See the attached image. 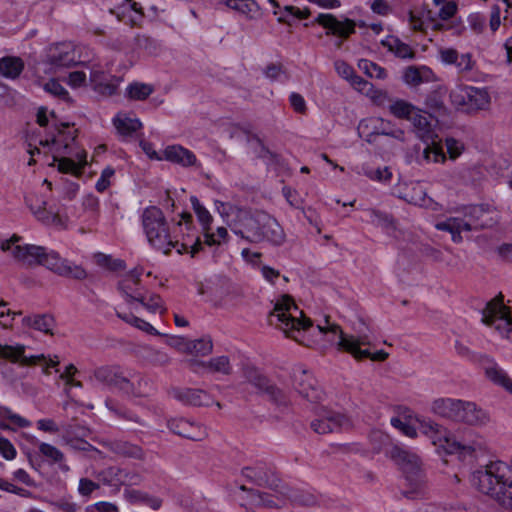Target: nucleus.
<instances>
[{"instance_id": "9b49d317", "label": "nucleus", "mask_w": 512, "mask_h": 512, "mask_svg": "<svg viewBox=\"0 0 512 512\" xmlns=\"http://www.w3.org/2000/svg\"><path fill=\"white\" fill-rule=\"evenodd\" d=\"M472 482L482 493L493 497L501 506L512 509V493L505 490V480H499L486 471L477 470Z\"/></svg>"}, {"instance_id": "a18cd8bd", "label": "nucleus", "mask_w": 512, "mask_h": 512, "mask_svg": "<svg viewBox=\"0 0 512 512\" xmlns=\"http://www.w3.org/2000/svg\"><path fill=\"white\" fill-rule=\"evenodd\" d=\"M224 4L249 18H253L259 12V6L254 0H224Z\"/></svg>"}, {"instance_id": "9d476101", "label": "nucleus", "mask_w": 512, "mask_h": 512, "mask_svg": "<svg viewBox=\"0 0 512 512\" xmlns=\"http://www.w3.org/2000/svg\"><path fill=\"white\" fill-rule=\"evenodd\" d=\"M245 380L258 389L259 393L265 394L267 398L279 407H288L290 399L287 394L273 384L264 374L257 368L246 366L243 369Z\"/></svg>"}, {"instance_id": "a211bd4d", "label": "nucleus", "mask_w": 512, "mask_h": 512, "mask_svg": "<svg viewBox=\"0 0 512 512\" xmlns=\"http://www.w3.org/2000/svg\"><path fill=\"white\" fill-rule=\"evenodd\" d=\"M501 299L491 300L486 304V307L482 311V321L486 325H492L497 321L503 323L498 324L496 326L497 329H506L511 330L512 325V317L510 315V309L506 307L502 302V295H500Z\"/></svg>"}, {"instance_id": "bf43d9fd", "label": "nucleus", "mask_w": 512, "mask_h": 512, "mask_svg": "<svg viewBox=\"0 0 512 512\" xmlns=\"http://www.w3.org/2000/svg\"><path fill=\"white\" fill-rule=\"evenodd\" d=\"M455 350H456V353L462 357V358H466L472 362H475V363H478V364H481V357H486V354H478L474 351H472L466 344H464L463 342L459 341V340H456L455 341Z\"/></svg>"}, {"instance_id": "79ce46f5", "label": "nucleus", "mask_w": 512, "mask_h": 512, "mask_svg": "<svg viewBox=\"0 0 512 512\" xmlns=\"http://www.w3.org/2000/svg\"><path fill=\"white\" fill-rule=\"evenodd\" d=\"M431 75L432 71L427 67L410 66L404 71L403 81L408 85L417 86L429 81Z\"/></svg>"}, {"instance_id": "aec40b11", "label": "nucleus", "mask_w": 512, "mask_h": 512, "mask_svg": "<svg viewBox=\"0 0 512 512\" xmlns=\"http://www.w3.org/2000/svg\"><path fill=\"white\" fill-rule=\"evenodd\" d=\"M26 346L23 344H0V361H9L17 363L20 366H34L38 363L45 361L46 358L43 354L40 355H26Z\"/></svg>"}, {"instance_id": "c03bdc74", "label": "nucleus", "mask_w": 512, "mask_h": 512, "mask_svg": "<svg viewBox=\"0 0 512 512\" xmlns=\"http://www.w3.org/2000/svg\"><path fill=\"white\" fill-rule=\"evenodd\" d=\"M114 126L122 136H131L141 128L142 123L137 118H130L126 115H118L113 120Z\"/></svg>"}, {"instance_id": "c9c22d12", "label": "nucleus", "mask_w": 512, "mask_h": 512, "mask_svg": "<svg viewBox=\"0 0 512 512\" xmlns=\"http://www.w3.org/2000/svg\"><path fill=\"white\" fill-rule=\"evenodd\" d=\"M24 61L16 56L0 58V75L7 79H17L24 70Z\"/></svg>"}, {"instance_id": "f257e3e1", "label": "nucleus", "mask_w": 512, "mask_h": 512, "mask_svg": "<svg viewBox=\"0 0 512 512\" xmlns=\"http://www.w3.org/2000/svg\"><path fill=\"white\" fill-rule=\"evenodd\" d=\"M215 204L232 232L249 243L267 242L272 246L279 247L286 242L283 227L269 213L263 210L245 209L219 201H216Z\"/></svg>"}, {"instance_id": "dca6fc26", "label": "nucleus", "mask_w": 512, "mask_h": 512, "mask_svg": "<svg viewBox=\"0 0 512 512\" xmlns=\"http://www.w3.org/2000/svg\"><path fill=\"white\" fill-rule=\"evenodd\" d=\"M293 386L298 394L311 403H319L324 398V392L317 380L307 370H296L293 374Z\"/></svg>"}, {"instance_id": "338daca9", "label": "nucleus", "mask_w": 512, "mask_h": 512, "mask_svg": "<svg viewBox=\"0 0 512 512\" xmlns=\"http://www.w3.org/2000/svg\"><path fill=\"white\" fill-rule=\"evenodd\" d=\"M114 174L115 170L112 167H106L96 182V190L98 192H104L110 186V179L114 176Z\"/></svg>"}, {"instance_id": "680f3d73", "label": "nucleus", "mask_w": 512, "mask_h": 512, "mask_svg": "<svg viewBox=\"0 0 512 512\" xmlns=\"http://www.w3.org/2000/svg\"><path fill=\"white\" fill-rule=\"evenodd\" d=\"M427 108H429L433 112H437L439 114H445L446 107L443 101V98L439 92L430 93L425 101Z\"/></svg>"}, {"instance_id": "69168bd1", "label": "nucleus", "mask_w": 512, "mask_h": 512, "mask_svg": "<svg viewBox=\"0 0 512 512\" xmlns=\"http://www.w3.org/2000/svg\"><path fill=\"white\" fill-rule=\"evenodd\" d=\"M365 175L372 180L380 182H388L392 177V173L388 167L377 168V169H366Z\"/></svg>"}, {"instance_id": "6e6d98bb", "label": "nucleus", "mask_w": 512, "mask_h": 512, "mask_svg": "<svg viewBox=\"0 0 512 512\" xmlns=\"http://www.w3.org/2000/svg\"><path fill=\"white\" fill-rule=\"evenodd\" d=\"M359 68L371 78L385 79L387 77V72L384 68L366 59H362L359 62Z\"/></svg>"}, {"instance_id": "de8ad7c7", "label": "nucleus", "mask_w": 512, "mask_h": 512, "mask_svg": "<svg viewBox=\"0 0 512 512\" xmlns=\"http://www.w3.org/2000/svg\"><path fill=\"white\" fill-rule=\"evenodd\" d=\"M240 490L246 491L250 498V504L254 506H262L266 508L279 507L267 493L261 492L256 489L247 488L244 485L240 486Z\"/></svg>"}, {"instance_id": "473e14b6", "label": "nucleus", "mask_w": 512, "mask_h": 512, "mask_svg": "<svg viewBox=\"0 0 512 512\" xmlns=\"http://www.w3.org/2000/svg\"><path fill=\"white\" fill-rule=\"evenodd\" d=\"M462 100L469 110H482L489 104V94L484 89L467 87Z\"/></svg>"}, {"instance_id": "3c124183", "label": "nucleus", "mask_w": 512, "mask_h": 512, "mask_svg": "<svg viewBox=\"0 0 512 512\" xmlns=\"http://www.w3.org/2000/svg\"><path fill=\"white\" fill-rule=\"evenodd\" d=\"M126 497L131 503H143L154 510H158L162 505L161 499L152 497L147 493H143L139 490H126Z\"/></svg>"}, {"instance_id": "f03ea898", "label": "nucleus", "mask_w": 512, "mask_h": 512, "mask_svg": "<svg viewBox=\"0 0 512 512\" xmlns=\"http://www.w3.org/2000/svg\"><path fill=\"white\" fill-rule=\"evenodd\" d=\"M19 240L20 237L14 235L11 239L2 242L1 249L10 251L15 260L28 266L43 265L60 276L76 280H83L87 277V272L83 267L62 259L57 252H48L45 247L37 245H15Z\"/></svg>"}, {"instance_id": "0e129e2a", "label": "nucleus", "mask_w": 512, "mask_h": 512, "mask_svg": "<svg viewBox=\"0 0 512 512\" xmlns=\"http://www.w3.org/2000/svg\"><path fill=\"white\" fill-rule=\"evenodd\" d=\"M0 419H8L15 425L21 428L28 427L30 425V422L26 420L25 418L21 417L18 414L13 413L9 408L7 407H0Z\"/></svg>"}, {"instance_id": "7ed1b4c3", "label": "nucleus", "mask_w": 512, "mask_h": 512, "mask_svg": "<svg viewBox=\"0 0 512 512\" xmlns=\"http://www.w3.org/2000/svg\"><path fill=\"white\" fill-rule=\"evenodd\" d=\"M142 226L147 240L155 249L168 255L172 248H175L178 254L188 252L189 236H183V241L173 240L166 218L162 210L156 206H150L144 209L142 216Z\"/></svg>"}, {"instance_id": "6e6552de", "label": "nucleus", "mask_w": 512, "mask_h": 512, "mask_svg": "<svg viewBox=\"0 0 512 512\" xmlns=\"http://www.w3.org/2000/svg\"><path fill=\"white\" fill-rule=\"evenodd\" d=\"M428 429L432 433L434 444H436L435 436H438L437 439L439 441H441V437H443L445 444H442L441 446L447 453H459L465 456L472 455L476 451L483 449L479 436H477L473 431H468L462 436H456L446 435L438 424H430Z\"/></svg>"}, {"instance_id": "7c9ffc66", "label": "nucleus", "mask_w": 512, "mask_h": 512, "mask_svg": "<svg viewBox=\"0 0 512 512\" xmlns=\"http://www.w3.org/2000/svg\"><path fill=\"white\" fill-rule=\"evenodd\" d=\"M462 400L453 398H438L433 401L431 410L436 415L453 421L458 420Z\"/></svg>"}, {"instance_id": "e433bc0d", "label": "nucleus", "mask_w": 512, "mask_h": 512, "mask_svg": "<svg viewBox=\"0 0 512 512\" xmlns=\"http://www.w3.org/2000/svg\"><path fill=\"white\" fill-rule=\"evenodd\" d=\"M189 365L192 368H194V366H202L209 369L211 372L221 373L224 375H229L232 371V367L227 356L214 357L208 362L190 360Z\"/></svg>"}, {"instance_id": "cd10ccee", "label": "nucleus", "mask_w": 512, "mask_h": 512, "mask_svg": "<svg viewBox=\"0 0 512 512\" xmlns=\"http://www.w3.org/2000/svg\"><path fill=\"white\" fill-rule=\"evenodd\" d=\"M182 167H190L196 164L197 158L189 149L181 145H169L163 151V158Z\"/></svg>"}, {"instance_id": "f8f14e48", "label": "nucleus", "mask_w": 512, "mask_h": 512, "mask_svg": "<svg viewBox=\"0 0 512 512\" xmlns=\"http://www.w3.org/2000/svg\"><path fill=\"white\" fill-rule=\"evenodd\" d=\"M358 134L366 142L374 144L380 135L390 136L401 142L405 140V133L391 121L382 118H368L358 125Z\"/></svg>"}, {"instance_id": "0eeeda50", "label": "nucleus", "mask_w": 512, "mask_h": 512, "mask_svg": "<svg viewBox=\"0 0 512 512\" xmlns=\"http://www.w3.org/2000/svg\"><path fill=\"white\" fill-rule=\"evenodd\" d=\"M388 455L400 467L411 487L405 495L410 497L409 494L420 492L425 485V474L419 456L398 445L393 446Z\"/></svg>"}, {"instance_id": "2eb2a0df", "label": "nucleus", "mask_w": 512, "mask_h": 512, "mask_svg": "<svg viewBox=\"0 0 512 512\" xmlns=\"http://www.w3.org/2000/svg\"><path fill=\"white\" fill-rule=\"evenodd\" d=\"M317 418L311 422V428L315 433L327 434L349 426V419L341 413L329 410L326 407H317Z\"/></svg>"}, {"instance_id": "774afa93", "label": "nucleus", "mask_w": 512, "mask_h": 512, "mask_svg": "<svg viewBox=\"0 0 512 512\" xmlns=\"http://www.w3.org/2000/svg\"><path fill=\"white\" fill-rule=\"evenodd\" d=\"M445 145L447 153L449 154V158L452 160H455L457 157H459L464 150V145L454 138H446Z\"/></svg>"}, {"instance_id": "20e7f679", "label": "nucleus", "mask_w": 512, "mask_h": 512, "mask_svg": "<svg viewBox=\"0 0 512 512\" xmlns=\"http://www.w3.org/2000/svg\"><path fill=\"white\" fill-rule=\"evenodd\" d=\"M92 379L98 383L128 395L140 397L145 394L142 386L147 380L135 372H127L119 365H102L93 370Z\"/></svg>"}, {"instance_id": "1a4fd4ad", "label": "nucleus", "mask_w": 512, "mask_h": 512, "mask_svg": "<svg viewBox=\"0 0 512 512\" xmlns=\"http://www.w3.org/2000/svg\"><path fill=\"white\" fill-rule=\"evenodd\" d=\"M241 474L249 482L275 491L280 495H289V487L279 478L274 466L265 462H256L242 468Z\"/></svg>"}, {"instance_id": "864d4df0", "label": "nucleus", "mask_w": 512, "mask_h": 512, "mask_svg": "<svg viewBox=\"0 0 512 512\" xmlns=\"http://www.w3.org/2000/svg\"><path fill=\"white\" fill-rule=\"evenodd\" d=\"M39 451L44 457L49 459L52 463H58L63 471L69 470V467L65 463H63L64 454L55 446L43 442L40 443L39 445Z\"/></svg>"}, {"instance_id": "4468645a", "label": "nucleus", "mask_w": 512, "mask_h": 512, "mask_svg": "<svg viewBox=\"0 0 512 512\" xmlns=\"http://www.w3.org/2000/svg\"><path fill=\"white\" fill-rule=\"evenodd\" d=\"M462 227L465 231H479L492 228L498 220L493 217L494 212L484 205H470L464 208Z\"/></svg>"}, {"instance_id": "37998d69", "label": "nucleus", "mask_w": 512, "mask_h": 512, "mask_svg": "<svg viewBox=\"0 0 512 512\" xmlns=\"http://www.w3.org/2000/svg\"><path fill=\"white\" fill-rule=\"evenodd\" d=\"M106 407L111 411L115 416L124 419L126 421L132 422L139 426H144V421L131 410L121 406L113 399H107L105 401Z\"/></svg>"}, {"instance_id": "4be33fe9", "label": "nucleus", "mask_w": 512, "mask_h": 512, "mask_svg": "<svg viewBox=\"0 0 512 512\" xmlns=\"http://www.w3.org/2000/svg\"><path fill=\"white\" fill-rule=\"evenodd\" d=\"M457 422L473 427H483L491 422V416L475 402L462 400Z\"/></svg>"}, {"instance_id": "09e8293b", "label": "nucleus", "mask_w": 512, "mask_h": 512, "mask_svg": "<svg viewBox=\"0 0 512 512\" xmlns=\"http://www.w3.org/2000/svg\"><path fill=\"white\" fill-rule=\"evenodd\" d=\"M79 162H83L80 166L72 159L68 157H54L55 161H58V170L62 173H72L75 175L80 174V169L86 164V153L83 151L77 154Z\"/></svg>"}, {"instance_id": "8fccbe9b", "label": "nucleus", "mask_w": 512, "mask_h": 512, "mask_svg": "<svg viewBox=\"0 0 512 512\" xmlns=\"http://www.w3.org/2000/svg\"><path fill=\"white\" fill-rule=\"evenodd\" d=\"M382 44L390 51L394 52L399 58L406 59L414 57V52L411 47L396 37L391 36L387 40L382 41Z\"/></svg>"}, {"instance_id": "58836bf2", "label": "nucleus", "mask_w": 512, "mask_h": 512, "mask_svg": "<svg viewBox=\"0 0 512 512\" xmlns=\"http://www.w3.org/2000/svg\"><path fill=\"white\" fill-rule=\"evenodd\" d=\"M90 81L94 90L102 95L111 96L116 92L117 85L108 81V76L99 70H94L90 74Z\"/></svg>"}, {"instance_id": "f704fd0d", "label": "nucleus", "mask_w": 512, "mask_h": 512, "mask_svg": "<svg viewBox=\"0 0 512 512\" xmlns=\"http://www.w3.org/2000/svg\"><path fill=\"white\" fill-rule=\"evenodd\" d=\"M22 323L26 327L33 328L49 335H53V329L56 326V321L51 314H35L33 316H26L23 318Z\"/></svg>"}, {"instance_id": "49530a36", "label": "nucleus", "mask_w": 512, "mask_h": 512, "mask_svg": "<svg viewBox=\"0 0 512 512\" xmlns=\"http://www.w3.org/2000/svg\"><path fill=\"white\" fill-rule=\"evenodd\" d=\"M154 92V87L150 84L133 82L126 88L125 96L130 100L143 101Z\"/></svg>"}, {"instance_id": "13d9d810", "label": "nucleus", "mask_w": 512, "mask_h": 512, "mask_svg": "<svg viewBox=\"0 0 512 512\" xmlns=\"http://www.w3.org/2000/svg\"><path fill=\"white\" fill-rule=\"evenodd\" d=\"M423 156L426 160L433 162H444L446 160L445 153L443 151V147L432 140L431 145H427L423 151Z\"/></svg>"}, {"instance_id": "603ef678", "label": "nucleus", "mask_w": 512, "mask_h": 512, "mask_svg": "<svg viewBox=\"0 0 512 512\" xmlns=\"http://www.w3.org/2000/svg\"><path fill=\"white\" fill-rule=\"evenodd\" d=\"M95 263L109 271L117 272L126 268V263L121 259H114L111 255L98 252L94 255Z\"/></svg>"}, {"instance_id": "c756f323", "label": "nucleus", "mask_w": 512, "mask_h": 512, "mask_svg": "<svg viewBox=\"0 0 512 512\" xmlns=\"http://www.w3.org/2000/svg\"><path fill=\"white\" fill-rule=\"evenodd\" d=\"M190 201L194 209V212L198 218V221L201 223L203 227L204 243L209 246L219 244V241L215 240L214 234L210 233V226L213 221V218L209 211L200 203L196 196H191Z\"/></svg>"}, {"instance_id": "412c9836", "label": "nucleus", "mask_w": 512, "mask_h": 512, "mask_svg": "<svg viewBox=\"0 0 512 512\" xmlns=\"http://www.w3.org/2000/svg\"><path fill=\"white\" fill-rule=\"evenodd\" d=\"M34 217L46 226L64 227L66 220L58 213L47 209V202L34 196L25 198Z\"/></svg>"}, {"instance_id": "a878e982", "label": "nucleus", "mask_w": 512, "mask_h": 512, "mask_svg": "<svg viewBox=\"0 0 512 512\" xmlns=\"http://www.w3.org/2000/svg\"><path fill=\"white\" fill-rule=\"evenodd\" d=\"M480 359L485 376L495 385L503 387L512 394V380L507 373L490 356L486 355Z\"/></svg>"}, {"instance_id": "4d7b16f0", "label": "nucleus", "mask_w": 512, "mask_h": 512, "mask_svg": "<svg viewBox=\"0 0 512 512\" xmlns=\"http://www.w3.org/2000/svg\"><path fill=\"white\" fill-rule=\"evenodd\" d=\"M367 215L370 221L383 228H395L394 219L391 215L383 213L378 210H368Z\"/></svg>"}, {"instance_id": "b1692460", "label": "nucleus", "mask_w": 512, "mask_h": 512, "mask_svg": "<svg viewBox=\"0 0 512 512\" xmlns=\"http://www.w3.org/2000/svg\"><path fill=\"white\" fill-rule=\"evenodd\" d=\"M168 428L181 437L201 441L208 435L207 430L201 424L185 418H173L168 421Z\"/></svg>"}, {"instance_id": "ea45409f", "label": "nucleus", "mask_w": 512, "mask_h": 512, "mask_svg": "<svg viewBox=\"0 0 512 512\" xmlns=\"http://www.w3.org/2000/svg\"><path fill=\"white\" fill-rule=\"evenodd\" d=\"M177 341L183 343V351L190 354L205 356L212 352L213 344L210 338H201L194 341L186 339H178Z\"/></svg>"}, {"instance_id": "72a5a7b5", "label": "nucleus", "mask_w": 512, "mask_h": 512, "mask_svg": "<svg viewBox=\"0 0 512 512\" xmlns=\"http://www.w3.org/2000/svg\"><path fill=\"white\" fill-rule=\"evenodd\" d=\"M69 128L68 123H62L60 127H58V135L53 136L51 140L41 141V145H50L53 144L56 147V152L59 155L70 154L69 147L72 142L75 140V135L72 132L65 133L64 129Z\"/></svg>"}, {"instance_id": "4c0bfd02", "label": "nucleus", "mask_w": 512, "mask_h": 512, "mask_svg": "<svg viewBox=\"0 0 512 512\" xmlns=\"http://www.w3.org/2000/svg\"><path fill=\"white\" fill-rule=\"evenodd\" d=\"M411 121L416 134L419 138H421L423 141L427 142L428 140L433 139V129L432 124L429 121V119L421 113L419 109H416L414 114L412 115Z\"/></svg>"}, {"instance_id": "ddd939ff", "label": "nucleus", "mask_w": 512, "mask_h": 512, "mask_svg": "<svg viewBox=\"0 0 512 512\" xmlns=\"http://www.w3.org/2000/svg\"><path fill=\"white\" fill-rule=\"evenodd\" d=\"M79 58L72 42H60L48 47L45 63L50 66V71L57 72L60 69L77 66L80 63Z\"/></svg>"}, {"instance_id": "6ab92c4d", "label": "nucleus", "mask_w": 512, "mask_h": 512, "mask_svg": "<svg viewBox=\"0 0 512 512\" xmlns=\"http://www.w3.org/2000/svg\"><path fill=\"white\" fill-rule=\"evenodd\" d=\"M26 346L23 344H0V361H9L17 363L20 366H34L38 363L45 361L46 358L43 354L40 355H26Z\"/></svg>"}, {"instance_id": "f3484780", "label": "nucleus", "mask_w": 512, "mask_h": 512, "mask_svg": "<svg viewBox=\"0 0 512 512\" xmlns=\"http://www.w3.org/2000/svg\"><path fill=\"white\" fill-rule=\"evenodd\" d=\"M315 22L327 29L326 35L347 39L351 34L355 33L356 23L349 18L339 20L333 14L321 13L317 16Z\"/></svg>"}, {"instance_id": "2f4dec72", "label": "nucleus", "mask_w": 512, "mask_h": 512, "mask_svg": "<svg viewBox=\"0 0 512 512\" xmlns=\"http://www.w3.org/2000/svg\"><path fill=\"white\" fill-rule=\"evenodd\" d=\"M439 7V11L437 13H433L432 11L427 12V18L430 21L432 28L434 30H443L445 28V25L440 22L441 21H447L451 19L457 12L458 6L457 3L454 0H450L447 3H444Z\"/></svg>"}, {"instance_id": "052dcab7", "label": "nucleus", "mask_w": 512, "mask_h": 512, "mask_svg": "<svg viewBox=\"0 0 512 512\" xmlns=\"http://www.w3.org/2000/svg\"><path fill=\"white\" fill-rule=\"evenodd\" d=\"M282 496L284 498H290L294 502H296L300 505H303V506H307V507H312L317 504V499L314 495H312L310 493H305V492H294L290 488H289V495H282Z\"/></svg>"}, {"instance_id": "e2e57ef3", "label": "nucleus", "mask_w": 512, "mask_h": 512, "mask_svg": "<svg viewBox=\"0 0 512 512\" xmlns=\"http://www.w3.org/2000/svg\"><path fill=\"white\" fill-rule=\"evenodd\" d=\"M44 90L62 100H71L68 91L56 79H50L45 83Z\"/></svg>"}, {"instance_id": "39448f33", "label": "nucleus", "mask_w": 512, "mask_h": 512, "mask_svg": "<svg viewBox=\"0 0 512 512\" xmlns=\"http://www.w3.org/2000/svg\"><path fill=\"white\" fill-rule=\"evenodd\" d=\"M318 329L323 333L339 334L338 349L350 353L357 360L369 358L372 361L382 362L388 358L389 354L384 350L371 353L368 349L361 348L371 344L369 336L364 332L360 331L357 336L345 334L338 325L330 324L328 319H326V326L318 325Z\"/></svg>"}, {"instance_id": "393cba45", "label": "nucleus", "mask_w": 512, "mask_h": 512, "mask_svg": "<svg viewBox=\"0 0 512 512\" xmlns=\"http://www.w3.org/2000/svg\"><path fill=\"white\" fill-rule=\"evenodd\" d=\"M142 268L131 270L118 284V289L128 303L143 301L144 288L140 284Z\"/></svg>"}, {"instance_id": "c85d7f7f", "label": "nucleus", "mask_w": 512, "mask_h": 512, "mask_svg": "<svg viewBox=\"0 0 512 512\" xmlns=\"http://www.w3.org/2000/svg\"><path fill=\"white\" fill-rule=\"evenodd\" d=\"M173 396L186 405L203 406L212 403L211 397L201 389L178 388L173 389Z\"/></svg>"}, {"instance_id": "5701e85b", "label": "nucleus", "mask_w": 512, "mask_h": 512, "mask_svg": "<svg viewBox=\"0 0 512 512\" xmlns=\"http://www.w3.org/2000/svg\"><path fill=\"white\" fill-rule=\"evenodd\" d=\"M98 477L103 483L110 486H131L137 485L141 481V476L138 473L116 466L102 470Z\"/></svg>"}, {"instance_id": "423d86ee", "label": "nucleus", "mask_w": 512, "mask_h": 512, "mask_svg": "<svg viewBox=\"0 0 512 512\" xmlns=\"http://www.w3.org/2000/svg\"><path fill=\"white\" fill-rule=\"evenodd\" d=\"M270 317L271 323L273 322L272 317L277 318L286 336L296 341H298V337L295 335V332L299 333L300 330H306L312 326L311 320L304 316L303 312L298 309L297 305L288 295L282 296L276 302Z\"/></svg>"}, {"instance_id": "bb28decb", "label": "nucleus", "mask_w": 512, "mask_h": 512, "mask_svg": "<svg viewBox=\"0 0 512 512\" xmlns=\"http://www.w3.org/2000/svg\"><path fill=\"white\" fill-rule=\"evenodd\" d=\"M106 448L117 456L145 461L146 453L144 449L132 442L125 440H113L105 443Z\"/></svg>"}, {"instance_id": "5fc2aeb1", "label": "nucleus", "mask_w": 512, "mask_h": 512, "mask_svg": "<svg viewBox=\"0 0 512 512\" xmlns=\"http://www.w3.org/2000/svg\"><path fill=\"white\" fill-rule=\"evenodd\" d=\"M416 107L411 103L406 102L404 100H397L390 104L389 111L392 115L399 119L410 120L414 112L416 111Z\"/></svg>"}, {"instance_id": "a19ab883", "label": "nucleus", "mask_w": 512, "mask_h": 512, "mask_svg": "<svg viewBox=\"0 0 512 512\" xmlns=\"http://www.w3.org/2000/svg\"><path fill=\"white\" fill-rule=\"evenodd\" d=\"M462 226L461 217H450L445 221L436 223L435 228L440 231L449 232L452 236V241L460 243L463 240L461 232L465 231Z\"/></svg>"}]
</instances>
